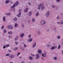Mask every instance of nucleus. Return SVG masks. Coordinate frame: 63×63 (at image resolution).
I'll return each instance as SVG.
<instances>
[{
    "label": "nucleus",
    "instance_id": "f257e3e1",
    "mask_svg": "<svg viewBox=\"0 0 63 63\" xmlns=\"http://www.w3.org/2000/svg\"><path fill=\"white\" fill-rule=\"evenodd\" d=\"M44 5V4L43 3H41L40 4L38 5L39 7H41V10L42 11H43V10H44V8H45V7L44 6H43Z\"/></svg>",
    "mask_w": 63,
    "mask_h": 63
},
{
    "label": "nucleus",
    "instance_id": "f03ea898",
    "mask_svg": "<svg viewBox=\"0 0 63 63\" xmlns=\"http://www.w3.org/2000/svg\"><path fill=\"white\" fill-rule=\"evenodd\" d=\"M46 23V22L44 20H42L40 22V24L41 25H44Z\"/></svg>",
    "mask_w": 63,
    "mask_h": 63
},
{
    "label": "nucleus",
    "instance_id": "7ed1b4c3",
    "mask_svg": "<svg viewBox=\"0 0 63 63\" xmlns=\"http://www.w3.org/2000/svg\"><path fill=\"white\" fill-rule=\"evenodd\" d=\"M57 46H53L50 48V49H51V50H53V49H54L55 48H57Z\"/></svg>",
    "mask_w": 63,
    "mask_h": 63
},
{
    "label": "nucleus",
    "instance_id": "20e7f679",
    "mask_svg": "<svg viewBox=\"0 0 63 63\" xmlns=\"http://www.w3.org/2000/svg\"><path fill=\"white\" fill-rule=\"evenodd\" d=\"M37 51L38 52L39 54H40V55H41V54L42 53H41L42 52V51L41 49H39Z\"/></svg>",
    "mask_w": 63,
    "mask_h": 63
},
{
    "label": "nucleus",
    "instance_id": "39448f33",
    "mask_svg": "<svg viewBox=\"0 0 63 63\" xmlns=\"http://www.w3.org/2000/svg\"><path fill=\"white\" fill-rule=\"evenodd\" d=\"M17 4L16 3H15V4H14V5L11 7V8L13 9V8L15 7V6H17Z\"/></svg>",
    "mask_w": 63,
    "mask_h": 63
},
{
    "label": "nucleus",
    "instance_id": "423d86ee",
    "mask_svg": "<svg viewBox=\"0 0 63 63\" xmlns=\"http://www.w3.org/2000/svg\"><path fill=\"white\" fill-rule=\"evenodd\" d=\"M36 59H39V58H40V56H39V54H36Z\"/></svg>",
    "mask_w": 63,
    "mask_h": 63
},
{
    "label": "nucleus",
    "instance_id": "0eeeda50",
    "mask_svg": "<svg viewBox=\"0 0 63 63\" xmlns=\"http://www.w3.org/2000/svg\"><path fill=\"white\" fill-rule=\"evenodd\" d=\"M32 41H33V40L31 38H30L28 40V41L29 42H31Z\"/></svg>",
    "mask_w": 63,
    "mask_h": 63
},
{
    "label": "nucleus",
    "instance_id": "6e6552de",
    "mask_svg": "<svg viewBox=\"0 0 63 63\" xmlns=\"http://www.w3.org/2000/svg\"><path fill=\"white\" fill-rule=\"evenodd\" d=\"M24 36V34L23 33H22L21 34L20 37L21 38H23Z\"/></svg>",
    "mask_w": 63,
    "mask_h": 63
},
{
    "label": "nucleus",
    "instance_id": "1a4fd4ad",
    "mask_svg": "<svg viewBox=\"0 0 63 63\" xmlns=\"http://www.w3.org/2000/svg\"><path fill=\"white\" fill-rule=\"evenodd\" d=\"M28 8H26L24 10V12L25 13H26L28 11Z\"/></svg>",
    "mask_w": 63,
    "mask_h": 63
},
{
    "label": "nucleus",
    "instance_id": "9d476101",
    "mask_svg": "<svg viewBox=\"0 0 63 63\" xmlns=\"http://www.w3.org/2000/svg\"><path fill=\"white\" fill-rule=\"evenodd\" d=\"M36 46V43H35L34 44L32 45V47L33 48H34Z\"/></svg>",
    "mask_w": 63,
    "mask_h": 63
},
{
    "label": "nucleus",
    "instance_id": "9b49d317",
    "mask_svg": "<svg viewBox=\"0 0 63 63\" xmlns=\"http://www.w3.org/2000/svg\"><path fill=\"white\" fill-rule=\"evenodd\" d=\"M9 57H11L12 58H13L14 57V55H10L9 56Z\"/></svg>",
    "mask_w": 63,
    "mask_h": 63
},
{
    "label": "nucleus",
    "instance_id": "f8f14e48",
    "mask_svg": "<svg viewBox=\"0 0 63 63\" xmlns=\"http://www.w3.org/2000/svg\"><path fill=\"white\" fill-rule=\"evenodd\" d=\"M8 33L10 35H12L13 34V32L12 31L9 32H8Z\"/></svg>",
    "mask_w": 63,
    "mask_h": 63
},
{
    "label": "nucleus",
    "instance_id": "ddd939ff",
    "mask_svg": "<svg viewBox=\"0 0 63 63\" xmlns=\"http://www.w3.org/2000/svg\"><path fill=\"white\" fill-rule=\"evenodd\" d=\"M9 2H10V1H9V0H6L5 1V3L8 4V3H9Z\"/></svg>",
    "mask_w": 63,
    "mask_h": 63
},
{
    "label": "nucleus",
    "instance_id": "4468645a",
    "mask_svg": "<svg viewBox=\"0 0 63 63\" xmlns=\"http://www.w3.org/2000/svg\"><path fill=\"white\" fill-rule=\"evenodd\" d=\"M19 14H21V12H22V10L20 9H19Z\"/></svg>",
    "mask_w": 63,
    "mask_h": 63
},
{
    "label": "nucleus",
    "instance_id": "2eb2a0df",
    "mask_svg": "<svg viewBox=\"0 0 63 63\" xmlns=\"http://www.w3.org/2000/svg\"><path fill=\"white\" fill-rule=\"evenodd\" d=\"M21 49L23 50V51H24V47H21Z\"/></svg>",
    "mask_w": 63,
    "mask_h": 63
},
{
    "label": "nucleus",
    "instance_id": "dca6fc26",
    "mask_svg": "<svg viewBox=\"0 0 63 63\" xmlns=\"http://www.w3.org/2000/svg\"><path fill=\"white\" fill-rule=\"evenodd\" d=\"M29 58L31 60H32L33 59V57H31V56H29Z\"/></svg>",
    "mask_w": 63,
    "mask_h": 63
},
{
    "label": "nucleus",
    "instance_id": "f3484780",
    "mask_svg": "<svg viewBox=\"0 0 63 63\" xmlns=\"http://www.w3.org/2000/svg\"><path fill=\"white\" fill-rule=\"evenodd\" d=\"M3 21H4V22L5 21L6 19H5V16H4L3 17Z\"/></svg>",
    "mask_w": 63,
    "mask_h": 63
},
{
    "label": "nucleus",
    "instance_id": "a211bd4d",
    "mask_svg": "<svg viewBox=\"0 0 63 63\" xmlns=\"http://www.w3.org/2000/svg\"><path fill=\"white\" fill-rule=\"evenodd\" d=\"M37 34L38 35H40L41 34V32L39 31H38L37 32Z\"/></svg>",
    "mask_w": 63,
    "mask_h": 63
},
{
    "label": "nucleus",
    "instance_id": "6ab92c4d",
    "mask_svg": "<svg viewBox=\"0 0 63 63\" xmlns=\"http://www.w3.org/2000/svg\"><path fill=\"white\" fill-rule=\"evenodd\" d=\"M14 26L16 27H17V26H18V24H17L16 23H15L14 25Z\"/></svg>",
    "mask_w": 63,
    "mask_h": 63
},
{
    "label": "nucleus",
    "instance_id": "aec40b11",
    "mask_svg": "<svg viewBox=\"0 0 63 63\" xmlns=\"http://www.w3.org/2000/svg\"><path fill=\"white\" fill-rule=\"evenodd\" d=\"M31 15V11H30L29 12V13L28 15L29 16H30Z\"/></svg>",
    "mask_w": 63,
    "mask_h": 63
},
{
    "label": "nucleus",
    "instance_id": "412c9836",
    "mask_svg": "<svg viewBox=\"0 0 63 63\" xmlns=\"http://www.w3.org/2000/svg\"><path fill=\"white\" fill-rule=\"evenodd\" d=\"M21 14L19 13V14L17 15V16L18 17H20L21 16Z\"/></svg>",
    "mask_w": 63,
    "mask_h": 63
},
{
    "label": "nucleus",
    "instance_id": "4be33fe9",
    "mask_svg": "<svg viewBox=\"0 0 63 63\" xmlns=\"http://www.w3.org/2000/svg\"><path fill=\"white\" fill-rule=\"evenodd\" d=\"M49 14H47V13L46 14V16L47 17L48 16H49Z\"/></svg>",
    "mask_w": 63,
    "mask_h": 63
},
{
    "label": "nucleus",
    "instance_id": "5701e85b",
    "mask_svg": "<svg viewBox=\"0 0 63 63\" xmlns=\"http://www.w3.org/2000/svg\"><path fill=\"white\" fill-rule=\"evenodd\" d=\"M53 30H54L55 31V32H57V30L56 29V28L55 27L54 28H53Z\"/></svg>",
    "mask_w": 63,
    "mask_h": 63
},
{
    "label": "nucleus",
    "instance_id": "b1692460",
    "mask_svg": "<svg viewBox=\"0 0 63 63\" xmlns=\"http://www.w3.org/2000/svg\"><path fill=\"white\" fill-rule=\"evenodd\" d=\"M56 1L57 3H59L61 1V0H56Z\"/></svg>",
    "mask_w": 63,
    "mask_h": 63
},
{
    "label": "nucleus",
    "instance_id": "393cba45",
    "mask_svg": "<svg viewBox=\"0 0 63 63\" xmlns=\"http://www.w3.org/2000/svg\"><path fill=\"white\" fill-rule=\"evenodd\" d=\"M32 20L33 22H34L35 21V19L34 18H32Z\"/></svg>",
    "mask_w": 63,
    "mask_h": 63
},
{
    "label": "nucleus",
    "instance_id": "a878e982",
    "mask_svg": "<svg viewBox=\"0 0 63 63\" xmlns=\"http://www.w3.org/2000/svg\"><path fill=\"white\" fill-rule=\"evenodd\" d=\"M56 7L54 5H52V8H55Z\"/></svg>",
    "mask_w": 63,
    "mask_h": 63
},
{
    "label": "nucleus",
    "instance_id": "bb28decb",
    "mask_svg": "<svg viewBox=\"0 0 63 63\" xmlns=\"http://www.w3.org/2000/svg\"><path fill=\"white\" fill-rule=\"evenodd\" d=\"M17 38H18L17 37V36L15 38V41H16V40H17V39H18Z\"/></svg>",
    "mask_w": 63,
    "mask_h": 63
},
{
    "label": "nucleus",
    "instance_id": "cd10ccee",
    "mask_svg": "<svg viewBox=\"0 0 63 63\" xmlns=\"http://www.w3.org/2000/svg\"><path fill=\"white\" fill-rule=\"evenodd\" d=\"M39 15V12H37V13L36 14V16H38V15Z\"/></svg>",
    "mask_w": 63,
    "mask_h": 63
},
{
    "label": "nucleus",
    "instance_id": "c85d7f7f",
    "mask_svg": "<svg viewBox=\"0 0 63 63\" xmlns=\"http://www.w3.org/2000/svg\"><path fill=\"white\" fill-rule=\"evenodd\" d=\"M60 48H61V47H60V45H58V49H60Z\"/></svg>",
    "mask_w": 63,
    "mask_h": 63
},
{
    "label": "nucleus",
    "instance_id": "c756f323",
    "mask_svg": "<svg viewBox=\"0 0 63 63\" xmlns=\"http://www.w3.org/2000/svg\"><path fill=\"white\" fill-rule=\"evenodd\" d=\"M18 49V47H16V48H15L14 49V50H16L17 49Z\"/></svg>",
    "mask_w": 63,
    "mask_h": 63
},
{
    "label": "nucleus",
    "instance_id": "7c9ffc66",
    "mask_svg": "<svg viewBox=\"0 0 63 63\" xmlns=\"http://www.w3.org/2000/svg\"><path fill=\"white\" fill-rule=\"evenodd\" d=\"M46 14H48V15H49L50 14V12L49 11H47V12Z\"/></svg>",
    "mask_w": 63,
    "mask_h": 63
},
{
    "label": "nucleus",
    "instance_id": "2f4dec72",
    "mask_svg": "<svg viewBox=\"0 0 63 63\" xmlns=\"http://www.w3.org/2000/svg\"><path fill=\"white\" fill-rule=\"evenodd\" d=\"M53 59L54 60H57V57H54L53 58Z\"/></svg>",
    "mask_w": 63,
    "mask_h": 63
},
{
    "label": "nucleus",
    "instance_id": "473e14b6",
    "mask_svg": "<svg viewBox=\"0 0 63 63\" xmlns=\"http://www.w3.org/2000/svg\"><path fill=\"white\" fill-rule=\"evenodd\" d=\"M57 38L58 39H60L61 38V37L59 35L57 37Z\"/></svg>",
    "mask_w": 63,
    "mask_h": 63
},
{
    "label": "nucleus",
    "instance_id": "72a5a7b5",
    "mask_svg": "<svg viewBox=\"0 0 63 63\" xmlns=\"http://www.w3.org/2000/svg\"><path fill=\"white\" fill-rule=\"evenodd\" d=\"M13 29V27H12V26L10 25V29Z\"/></svg>",
    "mask_w": 63,
    "mask_h": 63
},
{
    "label": "nucleus",
    "instance_id": "f704fd0d",
    "mask_svg": "<svg viewBox=\"0 0 63 63\" xmlns=\"http://www.w3.org/2000/svg\"><path fill=\"white\" fill-rule=\"evenodd\" d=\"M3 32L4 33H6V29H5L4 30H3Z\"/></svg>",
    "mask_w": 63,
    "mask_h": 63
},
{
    "label": "nucleus",
    "instance_id": "c9c22d12",
    "mask_svg": "<svg viewBox=\"0 0 63 63\" xmlns=\"http://www.w3.org/2000/svg\"><path fill=\"white\" fill-rule=\"evenodd\" d=\"M28 38H30L31 37V34H30L28 36Z\"/></svg>",
    "mask_w": 63,
    "mask_h": 63
},
{
    "label": "nucleus",
    "instance_id": "e433bc0d",
    "mask_svg": "<svg viewBox=\"0 0 63 63\" xmlns=\"http://www.w3.org/2000/svg\"><path fill=\"white\" fill-rule=\"evenodd\" d=\"M18 43V42H17V41H16L15 42V43L16 45H17Z\"/></svg>",
    "mask_w": 63,
    "mask_h": 63
},
{
    "label": "nucleus",
    "instance_id": "4c0bfd02",
    "mask_svg": "<svg viewBox=\"0 0 63 63\" xmlns=\"http://www.w3.org/2000/svg\"><path fill=\"white\" fill-rule=\"evenodd\" d=\"M6 46L7 47H10V44L6 45Z\"/></svg>",
    "mask_w": 63,
    "mask_h": 63
},
{
    "label": "nucleus",
    "instance_id": "58836bf2",
    "mask_svg": "<svg viewBox=\"0 0 63 63\" xmlns=\"http://www.w3.org/2000/svg\"><path fill=\"white\" fill-rule=\"evenodd\" d=\"M4 26H2L1 27V29H4Z\"/></svg>",
    "mask_w": 63,
    "mask_h": 63
},
{
    "label": "nucleus",
    "instance_id": "ea45409f",
    "mask_svg": "<svg viewBox=\"0 0 63 63\" xmlns=\"http://www.w3.org/2000/svg\"><path fill=\"white\" fill-rule=\"evenodd\" d=\"M14 20L15 21H16L17 20V18H14Z\"/></svg>",
    "mask_w": 63,
    "mask_h": 63
},
{
    "label": "nucleus",
    "instance_id": "a19ab883",
    "mask_svg": "<svg viewBox=\"0 0 63 63\" xmlns=\"http://www.w3.org/2000/svg\"><path fill=\"white\" fill-rule=\"evenodd\" d=\"M9 55H10V54H9V53H8L5 55V56H9Z\"/></svg>",
    "mask_w": 63,
    "mask_h": 63
},
{
    "label": "nucleus",
    "instance_id": "79ce46f5",
    "mask_svg": "<svg viewBox=\"0 0 63 63\" xmlns=\"http://www.w3.org/2000/svg\"><path fill=\"white\" fill-rule=\"evenodd\" d=\"M51 46L50 45H49L48 44L47 45V47H51Z\"/></svg>",
    "mask_w": 63,
    "mask_h": 63
},
{
    "label": "nucleus",
    "instance_id": "37998d69",
    "mask_svg": "<svg viewBox=\"0 0 63 63\" xmlns=\"http://www.w3.org/2000/svg\"><path fill=\"white\" fill-rule=\"evenodd\" d=\"M10 26H11V25L8 26H7V27L8 28H9V29H10Z\"/></svg>",
    "mask_w": 63,
    "mask_h": 63
},
{
    "label": "nucleus",
    "instance_id": "c03bdc74",
    "mask_svg": "<svg viewBox=\"0 0 63 63\" xmlns=\"http://www.w3.org/2000/svg\"><path fill=\"white\" fill-rule=\"evenodd\" d=\"M56 18L57 19H59V16H58Z\"/></svg>",
    "mask_w": 63,
    "mask_h": 63
},
{
    "label": "nucleus",
    "instance_id": "a18cd8bd",
    "mask_svg": "<svg viewBox=\"0 0 63 63\" xmlns=\"http://www.w3.org/2000/svg\"><path fill=\"white\" fill-rule=\"evenodd\" d=\"M41 58L42 59V60H44V58L43 57H42Z\"/></svg>",
    "mask_w": 63,
    "mask_h": 63
},
{
    "label": "nucleus",
    "instance_id": "49530a36",
    "mask_svg": "<svg viewBox=\"0 0 63 63\" xmlns=\"http://www.w3.org/2000/svg\"><path fill=\"white\" fill-rule=\"evenodd\" d=\"M20 54V53H18L17 55H19Z\"/></svg>",
    "mask_w": 63,
    "mask_h": 63
},
{
    "label": "nucleus",
    "instance_id": "de8ad7c7",
    "mask_svg": "<svg viewBox=\"0 0 63 63\" xmlns=\"http://www.w3.org/2000/svg\"><path fill=\"white\" fill-rule=\"evenodd\" d=\"M44 54H45V55H46V54H47V53H46V51H44Z\"/></svg>",
    "mask_w": 63,
    "mask_h": 63
},
{
    "label": "nucleus",
    "instance_id": "09e8293b",
    "mask_svg": "<svg viewBox=\"0 0 63 63\" xmlns=\"http://www.w3.org/2000/svg\"><path fill=\"white\" fill-rule=\"evenodd\" d=\"M16 3L17 4V5L18 4V1H16Z\"/></svg>",
    "mask_w": 63,
    "mask_h": 63
},
{
    "label": "nucleus",
    "instance_id": "8fccbe9b",
    "mask_svg": "<svg viewBox=\"0 0 63 63\" xmlns=\"http://www.w3.org/2000/svg\"><path fill=\"white\" fill-rule=\"evenodd\" d=\"M24 47H26V45L25 44H24Z\"/></svg>",
    "mask_w": 63,
    "mask_h": 63
},
{
    "label": "nucleus",
    "instance_id": "3c124183",
    "mask_svg": "<svg viewBox=\"0 0 63 63\" xmlns=\"http://www.w3.org/2000/svg\"><path fill=\"white\" fill-rule=\"evenodd\" d=\"M40 7H40L39 6L38 8H37L38 9H39V10H40Z\"/></svg>",
    "mask_w": 63,
    "mask_h": 63
},
{
    "label": "nucleus",
    "instance_id": "603ef678",
    "mask_svg": "<svg viewBox=\"0 0 63 63\" xmlns=\"http://www.w3.org/2000/svg\"><path fill=\"white\" fill-rule=\"evenodd\" d=\"M3 48H6V46H3Z\"/></svg>",
    "mask_w": 63,
    "mask_h": 63
},
{
    "label": "nucleus",
    "instance_id": "864d4df0",
    "mask_svg": "<svg viewBox=\"0 0 63 63\" xmlns=\"http://www.w3.org/2000/svg\"><path fill=\"white\" fill-rule=\"evenodd\" d=\"M8 51H9V52H11V50H8Z\"/></svg>",
    "mask_w": 63,
    "mask_h": 63
},
{
    "label": "nucleus",
    "instance_id": "5fc2aeb1",
    "mask_svg": "<svg viewBox=\"0 0 63 63\" xmlns=\"http://www.w3.org/2000/svg\"><path fill=\"white\" fill-rule=\"evenodd\" d=\"M13 11H15L16 9L15 8H13Z\"/></svg>",
    "mask_w": 63,
    "mask_h": 63
},
{
    "label": "nucleus",
    "instance_id": "6e6d98bb",
    "mask_svg": "<svg viewBox=\"0 0 63 63\" xmlns=\"http://www.w3.org/2000/svg\"><path fill=\"white\" fill-rule=\"evenodd\" d=\"M10 15H11V14H10V13H9V14L8 13V16H10Z\"/></svg>",
    "mask_w": 63,
    "mask_h": 63
},
{
    "label": "nucleus",
    "instance_id": "4d7b16f0",
    "mask_svg": "<svg viewBox=\"0 0 63 63\" xmlns=\"http://www.w3.org/2000/svg\"><path fill=\"white\" fill-rule=\"evenodd\" d=\"M21 63H24V61H22L21 62Z\"/></svg>",
    "mask_w": 63,
    "mask_h": 63
},
{
    "label": "nucleus",
    "instance_id": "13d9d810",
    "mask_svg": "<svg viewBox=\"0 0 63 63\" xmlns=\"http://www.w3.org/2000/svg\"><path fill=\"white\" fill-rule=\"evenodd\" d=\"M57 23L59 24H60V22H57Z\"/></svg>",
    "mask_w": 63,
    "mask_h": 63
},
{
    "label": "nucleus",
    "instance_id": "bf43d9fd",
    "mask_svg": "<svg viewBox=\"0 0 63 63\" xmlns=\"http://www.w3.org/2000/svg\"><path fill=\"white\" fill-rule=\"evenodd\" d=\"M44 57L45 58H46L47 57V56H46V55H44Z\"/></svg>",
    "mask_w": 63,
    "mask_h": 63
},
{
    "label": "nucleus",
    "instance_id": "052dcab7",
    "mask_svg": "<svg viewBox=\"0 0 63 63\" xmlns=\"http://www.w3.org/2000/svg\"><path fill=\"white\" fill-rule=\"evenodd\" d=\"M24 27V25H22V27Z\"/></svg>",
    "mask_w": 63,
    "mask_h": 63
},
{
    "label": "nucleus",
    "instance_id": "680f3d73",
    "mask_svg": "<svg viewBox=\"0 0 63 63\" xmlns=\"http://www.w3.org/2000/svg\"><path fill=\"white\" fill-rule=\"evenodd\" d=\"M61 24H63V22H61Z\"/></svg>",
    "mask_w": 63,
    "mask_h": 63
},
{
    "label": "nucleus",
    "instance_id": "e2e57ef3",
    "mask_svg": "<svg viewBox=\"0 0 63 63\" xmlns=\"http://www.w3.org/2000/svg\"><path fill=\"white\" fill-rule=\"evenodd\" d=\"M5 15L6 16H8V13L7 14V13H5Z\"/></svg>",
    "mask_w": 63,
    "mask_h": 63
},
{
    "label": "nucleus",
    "instance_id": "0e129e2a",
    "mask_svg": "<svg viewBox=\"0 0 63 63\" xmlns=\"http://www.w3.org/2000/svg\"><path fill=\"white\" fill-rule=\"evenodd\" d=\"M28 3H29V5H31V3H30V2H29Z\"/></svg>",
    "mask_w": 63,
    "mask_h": 63
},
{
    "label": "nucleus",
    "instance_id": "69168bd1",
    "mask_svg": "<svg viewBox=\"0 0 63 63\" xmlns=\"http://www.w3.org/2000/svg\"><path fill=\"white\" fill-rule=\"evenodd\" d=\"M9 38H11V36H9Z\"/></svg>",
    "mask_w": 63,
    "mask_h": 63
},
{
    "label": "nucleus",
    "instance_id": "338daca9",
    "mask_svg": "<svg viewBox=\"0 0 63 63\" xmlns=\"http://www.w3.org/2000/svg\"><path fill=\"white\" fill-rule=\"evenodd\" d=\"M47 31H49V30H48V29H47Z\"/></svg>",
    "mask_w": 63,
    "mask_h": 63
},
{
    "label": "nucleus",
    "instance_id": "774afa93",
    "mask_svg": "<svg viewBox=\"0 0 63 63\" xmlns=\"http://www.w3.org/2000/svg\"><path fill=\"white\" fill-rule=\"evenodd\" d=\"M62 54L63 55V50L62 51Z\"/></svg>",
    "mask_w": 63,
    "mask_h": 63
}]
</instances>
